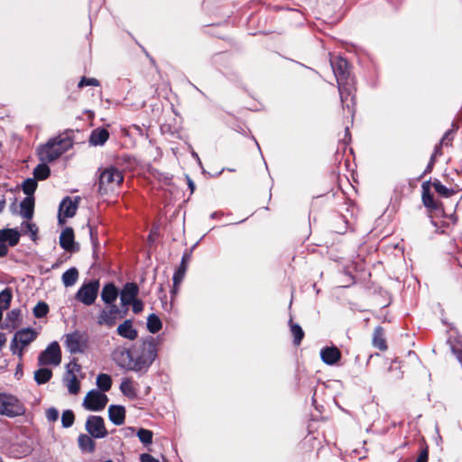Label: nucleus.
I'll return each mask as SVG.
<instances>
[{"label": "nucleus", "mask_w": 462, "mask_h": 462, "mask_svg": "<svg viewBox=\"0 0 462 462\" xmlns=\"http://www.w3.org/2000/svg\"><path fill=\"white\" fill-rule=\"evenodd\" d=\"M132 307H133V311L134 313H139L143 310V302L138 300V299H135L134 301L131 302Z\"/></svg>", "instance_id": "44"}, {"label": "nucleus", "mask_w": 462, "mask_h": 462, "mask_svg": "<svg viewBox=\"0 0 462 462\" xmlns=\"http://www.w3.org/2000/svg\"><path fill=\"white\" fill-rule=\"evenodd\" d=\"M37 335L38 333L32 328H23L17 331L11 344L12 352L22 358L23 349L36 339Z\"/></svg>", "instance_id": "5"}, {"label": "nucleus", "mask_w": 462, "mask_h": 462, "mask_svg": "<svg viewBox=\"0 0 462 462\" xmlns=\"http://www.w3.org/2000/svg\"><path fill=\"white\" fill-rule=\"evenodd\" d=\"M99 171L98 187L101 193L113 191L123 182L122 172L113 166L100 169Z\"/></svg>", "instance_id": "4"}, {"label": "nucleus", "mask_w": 462, "mask_h": 462, "mask_svg": "<svg viewBox=\"0 0 462 462\" xmlns=\"http://www.w3.org/2000/svg\"><path fill=\"white\" fill-rule=\"evenodd\" d=\"M428 461V452L427 450H423L415 462H427Z\"/></svg>", "instance_id": "48"}, {"label": "nucleus", "mask_w": 462, "mask_h": 462, "mask_svg": "<svg viewBox=\"0 0 462 462\" xmlns=\"http://www.w3.org/2000/svg\"><path fill=\"white\" fill-rule=\"evenodd\" d=\"M188 257H189L188 255H184V256L182 257V260L184 259V263H185L186 265H187V263H187Z\"/></svg>", "instance_id": "52"}, {"label": "nucleus", "mask_w": 462, "mask_h": 462, "mask_svg": "<svg viewBox=\"0 0 462 462\" xmlns=\"http://www.w3.org/2000/svg\"><path fill=\"white\" fill-rule=\"evenodd\" d=\"M99 289L97 281L83 284L76 294V299L85 305H91L97 299Z\"/></svg>", "instance_id": "10"}, {"label": "nucleus", "mask_w": 462, "mask_h": 462, "mask_svg": "<svg viewBox=\"0 0 462 462\" xmlns=\"http://www.w3.org/2000/svg\"><path fill=\"white\" fill-rule=\"evenodd\" d=\"M78 444L83 452L92 453L95 450V442L89 435L80 434L78 439Z\"/></svg>", "instance_id": "23"}, {"label": "nucleus", "mask_w": 462, "mask_h": 462, "mask_svg": "<svg viewBox=\"0 0 462 462\" xmlns=\"http://www.w3.org/2000/svg\"><path fill=\"white\" fill-rule=\"evenodd\" d=\"M84 86H98V81L97 79H87V78H83L79 83V88H82Z\"/></svg>", "instance_id": "43"}, {"label": "nucleus", "mask_w": 462, "mask_h": 462, "mask_svg": "<svg viewBox=\"0 0 462 462\" xmlns=\"http://www.w3.org/2000/svg\"><path fill=\"white\" fill-rule=\"evenodd\" d=\"M5 207V199H0V213L3 212Z\"/></svg>", "instance_id": "49"}, {"label": "nucleus", "mask_w": 462, "mask_h": 462, "mask_svg": "<svg viewBox=\"0 0 462 462\" xmlns=\"http://www.w3.org/2000/svg\"><path fill=\"white\" fill-rule=\"evenodd\" d=\"M22 229L24 232V234L30 235L32 240H35L37 238L38 228L35 224L29 222L28 220L24 221L22 224Z\"/></svg>", "instance_id": "34"}, {"label": "nucleus", "mask_w": 462, "mask_h": 462, "mask_svg": "<svg viewBox=\"0 0 462 462\" xmlns=\"http://www.w3.org/2000/svg\"><path fill=\"white\" fill-rule=\"evenodd\" d=\"M112 356L117 365L124 369L146 372L157 356V349L152 341H145L134 351L118 347Z\"/></svg>", "instance_id": "1"}, {"label": "nucleus", "mask_w": 462, "mask_h": 462, "mask_svg": "<svg viewBox=\"0 0 462 462\" xmlns=\"http://www.w3.org/2000/svg\"><path fill=\"white\" fill-rule=\"evenodd\" d=\"M139 289L135 283H126L120 293V300L123 306L130 305L134 301L138 294Z\"/></svg>", "instance_id": "13"}, {"label": "nucleus", "mask_w": 462, "mask_h": 462, "mask_svg": "<svg viewBox=\"0 0 462 462\" xmlns=\"http://www.w3.org/2000/svg\"><path fill=\"white\" fill-rule=\"evenodd\" d=\"M188 184H189V189H190V190L192 192L194 190V188H195V185H194L193 181L189 179L188 180Z\"/></svg>", "instance_id": "50"}, {"label": "nucleus", "mask_w": 462, "mask_h": 462, "mask_svg": "<svg viewBox=\"0 0 462 462\" xmlns=\"http://www.w3.org/2000/svg\"><path fill=\"white\" fill-rule=\"evenodd\" d=\"M34 178L37 180H45L50 175V168L45 164H39L33 171Z\"/></svg>", "instance_id": "32"}, {"label": "nucleus", "mask_w": 462, "mask_h": 462, "mask_svg": "<svg viewBox=\"0 0 462 462\" xmlns=\"http://www.w3.org/2000/svg\"><path fill=\"white\" fill-rule=\"evenodd\" d=\"M320 356L324 363L331 365L339 360L341 354L337 347L331 346L322 349L320 352Z\"/></svg>", "instance_id": "17"}, {"label": "nucleus", "mask_w": 462, "mask_h": 462, "mask_svg": "<svg viewBox=\"0 0 462 462\" xmlns=\"http://www.w3.org/2000/svg\"><path fill=\"white\" fill-rule=\"evenodd\" d=\"M7 253V245L2 240H0V257L6 255Z\"/></svg>", "instance_id": "47"}, {"label": "nucleus", "mask_w": 462, "mask_h": 462, "mask_svg": "<svg viewBox=\"0 0 462 462\" xmlns=\"http://www.w3.org/2000/svg\"><path fill=\"white\" fill-rule=\"evenodd\" d=\"M291 334L294 337V343L296 345H299L300 343L303 336H304L303 330L301 329V328L299 325L291 324Z\"/></svg>", "instance_id": "39"}, {"label": "nucleus", "mask_w": 462, "mask_h": 462, "mask_svg": "<svg viewBox=\"0 0 462 462\" xmlns=\"http://www.w3.org/2000/svg\"><path fill=\"white\" fill-rule=\"evenodd\" d=\"M187 265L184 263V259L181 261L179 270L173 275V292L177 291V289L184 278Z\"/></svg>", "instance_id": "30"}, {"label": "nucleus", "mask_w": 462, "mask_h": 462, "mask_svg": "<svg viewBox=\"0 0 462 462\" xmlns=\"http://www.w3.org/2000/svg\"><path fill=\"white\" fill-rule=\"evenodd\" d=\"M66 346L70 353H79L84 350L85 343L79 333H72L66 337Z\"/></svg>", "instance_id": "14"}, {"label": "nucleus", "mask_w": 462, "mask_h": 462, "mask_svg": "<svg viewBox=\"0 0 462 462\" xmlns=\"http://www.w3.org/2000/svg\"><path fill=\"white\" fill-rule=\"evenodd\" d=\"M20 234L15 229L8 228L0 231V240L4 243L7 242L10 246H14L18 244Z\"/></svg>", "instance_id": "21"}, {"label": "nucleus", "mask_w": 462, "mask_h": 462, "mask_svg": "<svg viewBox=\"0 0 462 462\" xmlns=\"http://www.w3.org/2000/svg\"><path fill=\"white\" fill-rule=\"evenodd\" d=\"M423 203L428 208H435L433 197L429 192H424L422 196Z\"/></svg>", "instance_id": "42"}, {"label": "nucleus", "mask_w": 462, "mask_h": 462, "mask_svg": "<svg viewBox=\"0 0 462 462\" xmlns=\"http://www.w3.org/2000/svg\"><path fill=\"white\" fill-rule=\"evenodd\" d=\"M61 422L65 428L70 427L74 422V414L71 411H65L61 415Z\"/></svg>", "instance_id": "40"}, {"label": "nucleus", "mask_w": 462, "mask_h": 462, "mask_svg": "<svg viewBox=\"0 0 462 462\" xmlns=\"http://www.w3.org/2000/svg\"><path fill=\"white\" fill-rule=\"evenodd\" d=\"M86 430L95 439H102L107 435L104 420L100 416H89L86 421Z\"/></svg>", "instance_id": "11"}, {"label": "nucleus", "mask_w": 462, "mask_h": 462, "mask_svg": "<svg viewBox=\"0 0 462 462\" xmlns=\"http://www.w3.org/2000/svg\"><path fill=\"white\" fill-rule=\"evenodd\" d=\"M373 342H374V346L378 347L381 350H384L386 348V344L383 337L382 328H377L374 330Z\"/></svg>", "instance_id": "33"}, {"label": "nucleus", "mask_w": 462, "mask_h": 462, "mask_svg": "<svg viewBox=\"0 0 462 462\" xmlns=\"http://www.w3.org/2000/svg\"><path fill=\"white\" fill-rule=\"evenodd\" d=\"M46 417L49 420L55 421L59 417V412L56 409H53V408L49 409L46 411Z\"/></svg>", "instance_id": "45"}, {"label": "nucleus", "mask_w": 462, "mask_h": 462, "mask_svg": "<svg viewBox=\"0 0 462 462\" xmlns=\"http://www.w3.org/2000/svg\"><path fill=\"white\" fill-rule=\"evenodd\" d=\"M52 375V372L49 368H40L34 372V379L37 383L42 384L47 383Z\"/></svg>", "instance_id": "28"}, {"label": "nucleus", "mask_w": 462, "mask_h": 462, "mask_svg": "<svg viewBox=\"0 0 462 462\" xmlns=\"http://www.w3.org/2000/svg\"><path fill=\"white\" fill-rule=\"evenodd\" d=\"M72 143L69 138H53L38 149L40 160L44 162H52L68 151Z\"/></svg>", "instance_id": "3"}, {"label": "nucleus", "mask_w": 462, "mask_h": 462, "mask_svg": "<svg viewBox=\"0 0 462 462\" xmlns=\"http://www.w3.org/2000/svg\"><path fill=\"white\" fill-rule=\"evenodd\" d=\"M12 300V293L10 290L5 289L0 292V310L8 309Z\"/></svg>", "instance_id": "36"}, {"label": "nucleus", "mask_w": 462, "mask_h": 462, "mask_svg": "<svg viewBox=\"0 0 462 462\" xmlns=\"http://www.w3.org/2000/svg\"><path fill=\"white\" fill-rule=\"evenodd\" d=\"M23 407L13 395L0 393V414L14 417L23 414Z\"/></svg>", "instance_id": "6"}, {"label": "nucleus", "mask_w": 462, "mask_h": 462, "mask_svg": "<svg viewBox=\"0 0 462 462\" xmlns=\"http://www.w3.org/2000/svg\"><path fill=\"white\" fill-rule=\"evenodd\" d=\"M11 210L15 213L16 212V206H15V201L13 203V205H11L10 207Z\"/></svg>", "instance_id": "51"}, {"label": "nucleus", "mask_w": 462, "mask_h": 462, "mask_svg": "<svg viewBox=\"0 0 462 462\" xmlns=\"http://www.w3.org/2000/svg\"><path fill=\"white\" fill-rule=\"evenodd\" d=\"M118 314L119 309L115 304H111L108 309L101 311L97 318V322L99 325L113 327L116 322Z\"/></svg>", "instance_id": "12"}, {"label": "nucleus", "mask_w": 462, "mask_h": 462, "mask_svg": "<svg viewBox=\"0 0 462 462\" xmlns=\"http://www.w3.org/2000/svg\"><path fill=\"white\" fill-rule=\"evenodd\" d=\"M117 334L128 340H134L138 337L137 330L134 328L133 321L131 319L125 320L116 328Z\"/></svg>", "instance_id": "15"}, {"label": "nucleus", "mask_w": 462, "mask_h": 462, "mask_svg": "<svg viewBox=\"0 0 462 462\" xmlns=\"http://www.w3.org/2000/svg\"><path fill=\"white\" fill-rule=\"evenodd\" d=\"M21 323V312L19 310H12L6 315L3 328L13 330Z\"/></svg>", "instance_id": "18"}, {"label": "nucleus", "mask_w": 462, "mask_h": 462, "mask_svg": "<svg viewBox=\"0 0 462 462\" xmlns=\"http://www.w3.org/2000/svg\"><path fill=\"white\" fill-rule=\"evenodd\" d=\"M433 187L439 194H440L444 197H449L453 194V191L451 189H448L447 187H445L440 182H435L433 184Z\"/></svg>", "instance_id": "41"}, {"label": "nucleus", "mask_w": 462, "mask_h": 462, "mask_svg": "<svg viewBox=\"0 0 462 462\" xmlns=\"http://www.w3.org/2000/svg\"><path fill=\"white\" fill-rule=\"evenodd\" d=\"M79 278V272L76 268H70L62 274V282L66 287L72 286Z\"/></svg>", "instance_id": "26"}, {"label": "nucleus", "mask_w": 462, "mask_h": 462, "mask_svg": "<svg viewBox=\"0 0 462 462\" xmlns=\"http://www.w3.org/2000/svg\"><path fill=\"white\" fill-rule=\"evenodd\" d=\"M147 328L151 333H156L162 328V321L155 314L149 315Z\"/></svg>", "instance_id": "31"}, {"label": "nucleus", "mask_w": 462, "mask_h": 462, "mask_svg": "<svg viewBox=\"0 0 462 462\" xmlns=\"http://www.w3.org/2000/svg\"><path fill=\"white\" fill-rule=\"evenodd\" d=\"M110 420L116 425H122L125 422V410L121 405H111L108 408Z\"/></svg>", "instance_id": "16"}, {"label": "nucleus", "mask_w": 462, "mask_h": 462, "mask_svg": "<svg viewBox=\"0 0 462 462\" xmlns=\"http://www.w3.org/2000/svg\"><path fill=\"white\" fill-rule=\"evenodd\" d=\"M97 385L101 391L107 392L111 388L112 379L106 374H100L97 377Z\"/></svg>", "instance_id": "29"}, {"label": "nucleus", "mask_w": 462, "mask_h": 462, "mask_svg": "<svg viewBox=\"0 0 462 462\" xmlns=\"http://www.w3.org/2000/svg\"><path fill=\"white\" fill-rule=\"evenodd\" d=\"M118 296V291L116 286L112 283H108L104 286L101 292V299L106 304H113Z\"/></svg>", "instance_id": "22"}, {"label": "nucleus", "mask_w": 462, "mask_h": 462, "mask_svg": "<svg viewBox=\"0 0 462 462\" xmlns=\"http://www.w3.org/2000/svg\"><path fill=\"white\" fill-rule=\"evenodd\" d=\"M120 390L122 393L130 399L136 397V390L134 386L133 382L130 379H125L121 383Z\"/></svg>", "instance_id": "27"}, {"label": "nucleus", "mask_w": 462, "mask_h": 462, "mask_svg": "<svg viewBox=\"0 0 462 462\" xmlns=\"http://www.w3.org/2000/svg\"><path fill=\"white\" fill-rule=\"evenodd\" d=\"M49 307L45 302L40 301L33 309V314L36 318H42L47 315Z\"/></svg>", "instance_id": "38"}, {"label": "nucleus", "mask_w": 462, "mask_h": 462, "mask_svg": "<svg viewBox=\"0 0 462 462\" xmlns=\"http://www.w3.org/2000/svg\"><path fill=\"white\" fill-rule=\"evenodd\" d=\"M61 362V353L59 344L54 341L51 343L47 348L42 351L39 357L38 363L40 365H59Z\"/></svg>", "instance_id": "8"}, {"label": "nucleus", "mask_w": 462, "mask_h": 462, "mask_svg": "<svg viewBox=\"0 0 462 462\" xmlns=\"http://www.w3.org/2000/svg\"><path fill=\"white\" fill-rule=\"evenodd\" d=\"M36 188L37 182L35 179H27L23 183V190L27 195V197H32Z\"/></svg>", "instance_id": "35"}, {"label": "nucleus", "mask_w": 462, "mask_h": 462, "mask_svg": "<svg viewBox=\"0 0 462 462\" xmlns=\"http://www.w3.org/2000/svg\"><path fill=\"white\" fill-rule=\"evenodd\" d=\"M80 198L66 197L60 204L58 219L60 225L66 222V219L75 216L79 203Z\"/></svg>", "instance_id": "9"}, {"label": "nucleus", "mask_w": 462, "mask_h": 462, "mask_svg": "<svg viewBox=\"0 0 462 462\" xmlns=\"http://www.w3.org/2000/svg\"><path fill=\"white\" fill-rule=\"evenodd\" d=\"M109 134L106 129H97L90 136V143L93 145H102L108 139Z\"/></svg>", "instance_id": "25"}, {"label": "nucleus", "mask_w": 462, "mask_h": 462, "mask_svg": "<svg viewBox=\"0 0 462 462\" xmlns=\"http://www.w3.org/2000/svg\"><path fill=\"white\" fill-rule=\"evenodd\" d=\"M137 437L143 444H151L152 441V432L149 430L140 429L137 432Z\"/></svg>", "instance_id": "37"}, {"label": "nucleus", "mask_w": 462, "mask_h": 462, "mask_svg": "<svg viewBox=\"0 0 462 462\" xmlns=\"http://www.w3.org/2000/svg\"><path fill=\"white\" fill-rule=\"evenodd\" d=\"M2 310H0V320L2 319V317H3V313H2Z\"/></svg>", "instance_id": "53"}, {"label": "nucleus", "mask_w": 462, "mask_h": 462, "mask_svg": "<svg viewBox=\"0 0 462 462\" xmlns=\"http://www.w3.org/2000/svg\"><path fill=\"white\" fill-rule=\"evenodd\" d=\"M64 382L69 393L77 394L79 392L80 383L76 374L73 373L69 372L68 376L64 379Z\"/></svg>", "instance_id": "24"}, {"label": "nucleus", "mask_w": 462, "mask_h": 462, "mask_svg": "<svg viewBox=\"0 0 462 462\" xmlns=\"http://www.w3.org/2000/svg\"><path fill=\"white\" fill-rule=\"evenodd\" d=\"M108 402L107 396L97 390H91L83 400V406L88 411H102Z\"/></svg>", "instance_id": "7"}, {"label": "nucleus", "mask_w": 462, "mask_h": 462, "mask_svg": "<svg viewBox=\"0 0 462 462\" xmlns=\"http://www.w3.org/2000/svg\"><path fill=\"white\" fill-rule=\"evenodd\" d=\"M60 245L63 249L67 251H70L73 249L74 233L72 228L67 227L61 232L60 236Z\"/></svg>", "instance_id": "20"}, {"label": "nucleus", "mask_w": 462, "mask_h": 462, "mask_svg": "<svg viewBox=\"0 0 462 462\" xmlns=\"http://www.w3.org/2000/svg\"><path fill=\"white\" fill-rule=\"evenodd\" d=\"M20 215L26 220H30L33 217L34 212V198L26 197L20 204Z\"/></svg>", "instance_id": "19"}, {"label": "nucleus", "mask_w": 462, "mask_h": 462, "mask_svg": "<svg viewBox=\"0 0 462 462\" xmlns=\"http://www.w3.org/2000/svg\"><path fill=\"white\" fill-rule=\"evenodd\" d=\"M331 66L337 78L343 107H346L353 114L355 97L353 80L349 79L348 63L346 60L338 58L331 61Z\"/></svg>", "instance_id": "2"}, {"label": "nucleus", "mask_w": 462, "mask_h": 462, "mask_svg": "<svg viewBox=\"0 0 462 462\" xmlns=\"http://www.w3.org/2000/svg\"><path fill=\"white\" fill-rule=\"evenodd\" d=\"M140 460L141 462H160L157 458L153 457L150 454H142Z\"/></svg>", "instance_id": "46"}]
</instances>
